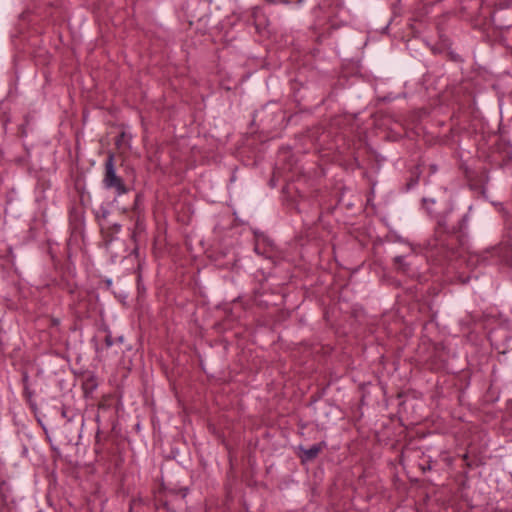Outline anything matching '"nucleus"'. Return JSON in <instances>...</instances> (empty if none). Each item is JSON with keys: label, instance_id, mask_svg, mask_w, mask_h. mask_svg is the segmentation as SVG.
I'll list each match as a JSON object with an SVG mask.
<instances>
[{"label": "nucleus", "instance_id": "obj_2", "mask_svg": "<svg viewBox=\"0 0 512 512\" xmlns=\"http://www.w3.org/2000/svg\"><path fill=\"white\" fill-rule=\"evenodd\" d=\"M103 184L107 189H114L117 195H123L128 191L123 180L115 172L112 156H109L105 162Z\"/></svg>", "mask_w": 512, "mask_h": 512}, {"label": "nucleus", "instance_id": "obj_10", "mask_svg": "<svg viewBox=\"0 0 512 512\" xmlns=\"http://www.w3.org/2000/svg\"><path fill=\"white\" fill-rule=\"evenodd\" d=\"M478 259L479 257L477 255H472L469 258L468 264L470 265L471 263L478 261Z\"/></svg>", "mask_w": 512, "mask_h": 512}, {"label": "nucleus", "instance_id": "obj_9", "mask_svg": "<svg viewBox=\"0 0 512 512\" xmlns=\"http://www.w3.org/2000/svg\"><path fill=\"white\" fill-rule=\"evenodd\" d=\"M466 177H467V179H468V181L470 182V185H471L472 187H474V188H478V187H480V185H479V184H477V183H474V182H473V178H472V176H471V174H470L469 172H466Z\"/></svg>", "mask_w": 512, "mask_h": 512}, {"label": "nucleus", "instance_id": "obj_11", "mask_svg": "<svg viewBox=\"0 0 512 512\" xmlns=\"http://www.w3.org/2000/svg\"><path fill=\"white\" fill-rule=\"evenodd\" d=\"M134 504H135V501H133V503H132V504H131V506H130V510H131V511L133 510V506H134Z\"/></svg>", "mask_w": 512, "mask_h": 512}, {"label": "nucleus", "instance_id": "obj_6", "mask_svg": "<svg viewBox=\"0 0 512 512\" xmlns=\"http://www.w3.org/2000/svg\"><path fill=\"white\" fill-rule=\"evenodd\" d=\"M458 228L455 223L448 220L443 219L438 221L437 233L445 232V233H456Z\"/></svg>", "mask_w": 512, "mask_h": 512}, {"label": "nucleus", "instance_id": "obj_7", "mask_svg": "<svg viewBox=\"0 0 512 512\" xmlns=\"http://www.w3.org/2000/svg\"><path fill=\"white\" fill-rule=\"evenodd\" d=\"M438 245L441 246V249L443 250L444 253H447V250L446 248H444V241L443 240H438V239H435L433 244L430 243L429 246L431 247V249H433L434 247H437ZM437 253H434L433 250L430 251V255L429 257H434L436 256Z\"/></svg>", "mask_w": 512, "mask_h": 512}, {"label": "nucleus", "instance_id": "obj_8", "mask_svg": "<svg viewBox=\"0 0 512 512\" xmlns=\"http://www.w3.org/2000/svg\"><path fill=\"white\" fill-rule=\"evenodd\" d=\"M394 263H395V266L398 270H401L403 272L406 271L405 269V259L403 256H397L395 259H394Z\"/></svg>", "mask_w": 512, "mask_h": 512}, {"label": "nucleus", "instance_id": "obj_3", "mask_svg": "<svg viewBox=\"0 0 512 512\" xmlns=\"http://www.w3.org/2000/svg\"><path fill=\"white\" fill-rule=\"evenodd\" d=\"M254 250L257 254L266 258H272L274 255L273 242L264 234H255Z\"/></svg>", "mask_w": 512, "mask_h": 512}, {"label": "nucleus", "instance_id": "obj_1", "mask_svg": "<svg viewBox=\"0 0 512 512\" xmlns=\"http://www.w3.org/2000/svg\"><path fill=\"white\" fill-rule=\"evenodd\" d=\"M479 149L487 153V158L493 164L507 163L511 160V149L504 140L501 130H481Z\"/></svg>", "mask_w": 512, "mask_h": 512}, {"label": "nucleus", "instance_id": "obj_5", "mask_svg": "<svg viewBox=\"0 0 512 512\" xmlns=\"http://www.w3.org/2000/svg\"><path fill=\"white\" fill-rule=\"evenodd\" d=\"M502 261L512 267V245H505L496 250Z\"/></svg>", "mask_w": 512, "mask_h": 512}, {"label": "nucleus", "instance_id": "obj_4", "mask_svg": "<svg viewBox=\"0 0 512 512\" xmlns=\"http://www.w3.org/2000/svg\"><path fill=\"white\" fill-rule=\"evenodd\" d=\"M325 443H318L313 445L310 448H301L300 449V457L303 461H311L315 459L319 453L324 449Z\"/></svg>", "mask_w": 512, "mask_h": 512}]
</instances>
